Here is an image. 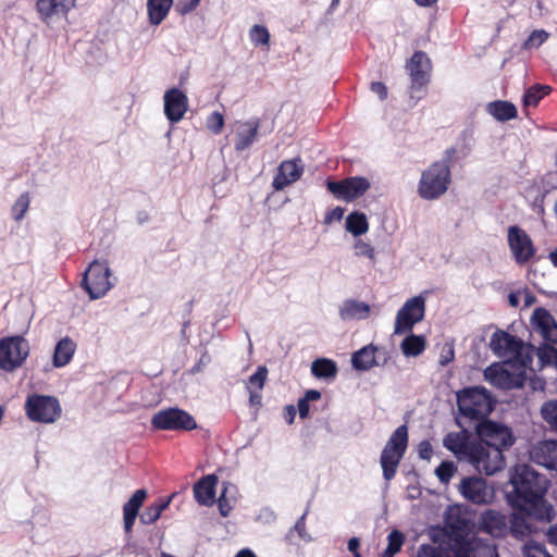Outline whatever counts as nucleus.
Returning a JSON list of instances; mask_svg holds the SVG:
<instances>
[{"label":"nucleus","instance_id":"51","mask_svg":"<svg viewBox=\"0 0 557 557\" xmlns=\"http://www.w3.org/2000/svg\"><path fill=\"white\" fill-rule=\"evenodd\" d=\"M418 454L421 459L430 460L433 456V447L429 441H422L418 445Z\"/></svg>","mask_w":557,"mask_h":557},{"label":"nucleus","instance_id":"29","mask_svg":"<svg viewBox=\"0 0 557 557\" xmlns=\"http://www.w3.org/2000/svg\"><path fill=\"white\" fill-rule=\"evenodd\" d=\"M76 344L72 338L65 336L60 339L54 348L52 359L53 366L55 368H61L69 364L74 356Z\"/></svg>","mask_w":557,"mask_h":557},{"label":"nucleus","instance_id":"10","mask_svg":"<svg viewBox=\"0 0 557 557\" xmlns=\"http://www.w3.org/2000/svg\"><path fill=\"white\" fill-rule=\"evenodd\" d=\"M476 434L479 443L488 446L490 448H499L504 455L516 442L510 428L494 422L492 420H484L476 425Z\"/></svg>","mask_w":557,"mask_h":557},{"label":"nucleus","instance_id":"36","mask_svg":"<svg viewBox=\"0 0 557 557\" xmlns=\"http://www.w3.org/2000/svg\"><path fill=\"white\" fill-rule=\"evenodd\" d=\"M170 499L163 500L158 499L156 503L146 507L143 513L139 516L140 522L143 524H152L154 523L161 516V513L169 507Z\"/></svg>","mask_w":557,"mask_h":557},{"label":"nucleus","instance_id":"20","mask_svg":"<svg viewBox=\"0 0 557 557\" xmlns=\"http://www.w3.org/2000/svg\"><path fill=\"white\" fill-rule=\"evenodd\" d=\"M475 441H470L467 432H450L443 438V445L451 451L459 461H467L471 455Z\"/></svg>","mask_w":557,"mask_h":557},{"label":"nucleus","instance_id":"39","mask_svg":"<svg viewBox=\"0 0 557 557\" xmlns=\"http://www.w3.org/2000/svg\"><path fill=\"white\" fill-rule=\"evenodd\" d=\"M541 417L557 433V399L545 401L541 407Z\"/></svg>","mask_w":557,"mask_h":557},{"label":"nucleus","instance_id":"31","mask_svg":"<svg viewBox=\"0 0 557 557\" xmlns=\"http://www.w3.org/2000/svg\"><path fill=\"white\" fill-rule=\"evenodd\" d=\"M376 347L368 345L354 352L351 363L356 370L367 371L377 364L375 361Z\"/></svg>","mask_w":557,"mask_h":557},{"label":"nucleus","instance_id":"40","mask_svg":"<svg viewBox=\"0 0 557 557\" xmlns=\"http://www.w3.org/2000/svg\"><path fill=\"white\" fill-rule=\"evenodd\" d=\"M268 374V368L265 366H259L246 383L247 391H262L267 383Z\"/></svg>","mask_w":557,"mask_h":557},{"label":"nucleus","instance_id":"54","mask_svg":"<svg viewBox=\"0 0 557 557\" xmlns=\"http://www.w3.org/2000/svg\"><path fill=\"white\" fill-rule=\"evenodd\" d=\"M371 91L376 94L381 100H385L387 98V87L382 82H372L370 86Z\"/></svg>","mask_w":557,"mask_h":557},{"label":"nucleus","instance_id":"44","mask_svg":"<svg viewBox=\"0 0 557 557\" xmlns=\"http://www.w3.org/2000/svg\"><path fill=\"white\" fill-rule=\"evenodd\" d=\"M28 208H29V194L26 191V193H23L22 195H20V197L16 199V201L12 206L13 219L15 221H21L25 216Z\"/></svg>","mask_w":557,"mask_h":557},{"label":"nucleus","instance_id":"38","mask_svg":"<svg viewBox=\"0 0 557 557\" xmlns=\"http://www.w3.org/2000/svg\"><path fill=\"white\" fill-rule=\"evenodd\" d=\"M550 91V87L546 85H534L530 87L524 96L523 103L525 107H536L539 102Z\"/></svg>","mask_w":557,"mask_h":557},{"label":"nucleus","instance_id":"43","mask_svg":"<svg viewBox=\"0 0 557 557\" xmlns=\"http://www.w3.org/2000/svg\"><path fill=\"white\" fill-rule=\"evenodd\" d=\"M249 37L255 46H268L270 42V33L263 25H253L249 30Z\"/></svg>","mask_w":557,"mask_h":557},{"label":"nucleus","instance_id":"18","mask_svg":"<svg viewBox=\"0 0 557 557\" xmlns=\"http://www.w3.org/2000/svg\"><path fill=\"white\" fill-rule=\"evenodd\" d=\"M164 114L171 123L180 122L188 110V98L178 88H171L164 94Z\"/></svg>","mask_w":557,"mask_h":557},{"label":"nucleus","instance_id":"46","mask_svg":"<svg viewBox=\"0 0 557 557\" xmlns=\"http://www.w3.org/2000/svg\"><path fill=\"white\" fill-rule=\"evenodd\" d=\"M456 472L453 461H442L435 470V474L442 483H448Z\"/></svg>","mask_w":557,"mask_h":557},{"label":"nucleus","instance_id":"14","mask_svg":"<svg viewBox=\"0 0 557 557\" xmlns=\"http://www.w3.org/2000/svg\"><path fill=\"white\" fill-rule=\"evenodd\" d=\"M424 313L425 300L422 296L408 299L396 314L394 334L411 332L413 326L423 320Z\"/></svg>","mask_w":557,"mask_h":557},{"label":"nucleus","instance_id":"52","mask_svg":"<svg viewBox=\"0 0 557 557\" xmlns=\"http://www.w3.org/2000/svg\"><path fill=\"white\" fill-rule=\"evenodd\" d=\"M211 362V356L208 351H205L199 360L196 362V364L191 368V373H199L201 372L209 363Z\"/></svg>","mask_w":557,"mask_h":557},{"label":"nucleus","instance_id":"28","mask_svg":"<svg viewBox=\"0 0 557 557\" xmlns=\"http://www.w3.org/2000/svg\"><path fill=\"white\" fill-rule=\"evenodd\" d=\"M259 131V120H251L239 125L236 133L235 150L243 151L256 140Z\"/></svg>","mask_w":557,"mask_h":557},{"label":"nucleus","instance_id":"15","mask_svg":"<svg viewBox=\"0 0 557 557\" xmlns=\"http://www.w3.org/2000/svg\"><path fill=\"white\" fill-rule=\"evenodd\" d=\"M453 541L451 550L455 557H498L497 547L491 541L467 539L462 535H457Z\"/></svg>","mask_w":557,"mask_h":557},{"label":"nucleus","instance_id":"34","mask_svg":"<svg viewBox=\"0 0 557 557\" xmlns=\"http://www.w3.org/2000/svg\"><path fill=\"white\" fill-rule=\"evenodd\" d=\"M425 338L412 333L407 335L400 344L401 351L406 357H417L425 350Z\"/></svg>","mask_w":557,"mask_h":557},{"label":"nucleus","instance_id":"5","mask_svg":"<svg viewBox=\"0 0 557 557\" xmlns=\"http://www.w3.org/2000/svg\"><path fill=\"white\" fill-rule=\"evenodd\" d=\"M407 446L408 429L405 424H403L392 433L389 440L381 453L380 463L385 481H391L395 478L398 466L406 453Z\"/></svg>","mask_w":557,"mask_h":557},{"label":"nucleus","instance_id":"53","mask_svg":"<svg viewBox=\"0 0 557 557\" xmlns=\"http://www.w3.org/2000/svg\"><path fill=\"white\" fill-rule=\"evenodd\" d=\"M344 215V209L342 207H335L329 211L324 216V223L330 224L333 221H341Z\"/></svg>","mask_w":557,"mask_h":557},{"label":"nucleus","instance_id":"47","mask_svg":"<svg viewBox=\"0 0 557 557\" xmlns=\"http://www.w3.org/2000/svg\"><path fill=\"white\" fill-rule=\"evenodd\" d=\"M206 126L213 134L219 135L222 133L224 127V116L222 113L214 111L212 112L206 121Z\"/></svg>","mask_w":557,"mask_h":557},{"label":"nucleus","instance_id":"11","mask_svg":"<svg viewBox=\"0 0 557 557\" xmlns=\"http://www.w3.org/2000/svg\"><path fill=\"white\" fill-rule=\"evenodd\" d=\"M479 473L493 475L505 468V457L499 448H490L475 441L471 455L468 459Z\"/></svg>","mask_w":557,"mask_h":557},{"label":"nucleus","instance_id":"26","mask_svg":"<svg viewBox=\"0 0 557 557\" xmlns=\"http://www.w3.org/2000/svg\"><path fill=\"white\" fill-rule=\"evenodd\" d=\"M216 484L218 476L215 474L205 475L197 481L193 487L196 502L202 506H212L215 502Z\"/></svg>","mask_w":557,"mask_h":557},{"label":"nucleus","instance_id":"6","mask_svg":"<svg viewBox=\"0 0 557 557\" xmlns=\"http://www.w3.org/2000/svg\"><path fill=\"white\" fill-rule=\"evenodd\" d=\"M24 408L27 418L38 423H53L62 413L59 399L49 395H28Z\"/></svg>","mask_w":557,"mask_h":557},{"label":"nucleus","instance_id":"13","mask_svg":"<svg viewBox=\"0 0 557 557\" xmlns=\"http://www.w3.org/2000/svg\"><path fill=\"white\" fill-rule=\"evenodd\" d=\"M371 187L364 176H349L341 181H326L327 190L337 199L351 202L362 197Z\"/></svg>","mask_w":557,"mask_h":557},{"label":"nucleus","instance_id":"23","mask_svg":"<svg viewBox=\"0 0 557 557\" xmlns=\"http://www.w3.org/2000/svg\"><path fill=\"white\" fill-rule=\"evenodd\" d=\"M485 376L491 384L503 389H510L521 385V381L518 376L498 363L490 366L485 370Z\"/></svg>","mask_w":557,"mask_h":557},{"label":"nucleus","instance_id":"21","mask_svg":"<svg viewBox=\"0 0 557 557\" xmlns=\"http://www.w3.org/2000/svg\"><path fill=\"white\" fill-rule=\"evenodd\" d=\"M76 4V0H37L36 10L40 20L45 23L53 16H64Z\"/></svg>","mask_w":557,"mask_h":557},{"label":"nucleus","instance_id":"56","mask_svg":"<svg viewBox=\"0 0 557 557\" xmlns=\"http://www.w3.org/2000/svg\"><path fill=\"white\" fill-rule=\"evenodd\" d=\"M262 391H248L249 393V405L251 407H261L262 405Z\"/></svg>","mask_w":557,"mask_h":557},{"label":"nucleus","instance_id":"61","mask_svg":"<svg viewBox=\"0 0 557 557\" xmlns=\"http://www.w3.org/2000/svg\"><path fill=\"white\" fill-rule=\"evenodd\" d=\"M546 535L549 543L557 546V524L550 525L549 529L547 530Z\"/></svg>","mask_w":557,"mask_h":557},{"label":"nucleus","instance_id":"27","mask_svg":"<svg viewBox=\"0 0 557 557\" xmlns=\"http://www.w3.org/2000/svg\"><path fill=\"white\" fill-rule=\"evenodd\" d=\"M513 512L509 519V530L511 534L519 539L529 535L532 532L530 520H536L534 515L528 513L520 508H512Z\"/></svg>","mask_w":557,"mask_h":557},{"label":"nucleus","instance_id":"49","mask_svg":"<svg viewBox=\"0 0 557 557\" xmlns=\"http://www.w3.org/2000/svg\"><path fill=\"white\" fill-rule=\"evenodd\" d=\"M354 247L356 256L374 259V248L369 243L358 239Z\"/></svg>","mask_w":557,"mask_h":557},{"label":"nucleus","instance_id":"35","mask_svg":"<svg viewBox=\"0 0 557 557\" xmlns=\"http://www.w3.org/2000/svg\"><path fill=\"white\" fill-rule=\"evenodd\" d=\"M346 230L354 236H360L368 232L369 223L364 213L354 211L346 218Z\"/></svg>","mask_w":557,"mask_h":557},{"label":"nucleus","instance_id":"59","mask_svg":"<svg viewBox=\"0 0 557 557\" xmlns=\"http://www.w3.org/2000/svg\"><path fill=\"white\" fill-rule=\"evenodd\" d=\"M298 412H299V416L301 419H305L308 417L309 414V410H310V407H309V403L306 401L304 398H300L298 400Z\"/></svg>","mask_w":557,"mask_h":557},{"label":"nucleus","instance_id":"33","mask_svg":"<svg viewBox=\"0 0 557 557\" xmlns=\"http://www.w3.org/2000/svg\"><path fill=\"white\" fill-rule=\"evenodd\" d=\"M487 111L498 121H509L517 116V108L513 103L496 100L487 106Z\"/></svg>","mask_w":557,"mask_h":557},{"label":"nucleus","instance_id":"16","mask_svg":"<svg viewBox=\"0 0 557 557\" xmlns=\"http://www.w3.org/2000/svg\"><path fill=\"white\" fill-rule=\"evenodd\" d=\"M507 242L518 264H525L534 258L536 249L530 235L520 226L511 225L507 231Z\"/></svg>","mask_w":557,"mask_h":557},{"label":"nucleus","instance_id":"24","mask_svg":"<svg viewBox=\"0 0 557 557\" xmlns=\"http://www.w3.org/2000/svg\"><path fill=\"white\" fill-rule=\"evenodd\" d=\"M480 529L495 537L504 536L508 530L507 518L496 510L487 509L481 515Z\"/></svg>","mask_w":557,"mask_h":557},{"label":"nucleus","instance_id":"9","mask_svg":"<svg viewBox=\"0 0 557 557\" xmlns=\"http://www.w3.org/2000/svg\"><path fill=\"white\" fill-rule=\"evenodd\" d=\"M150 423L151 428L157 431L189 432L198 426L196 419L178 407H169L157 411Z\"/></svg>","mask_w":557,"mask_h":557},{"label":"nucleus","instance_id":"63","mask_svg":"<svg viewBox=\"0 0 557 557\" xmlns=\"http://www.w3.org/2000/svg\"><path fill=\"white\" fill-rule=\"evenodd\" d=\"M296 417V409L293 405H288L285 407V420L288 423H293Z\"/></svg>","mask_w":557,"mask_h":557},{"label":"nucleus","instance_id":"8","mask_svg":"<svg viewBox=\"0 0 557 557\" xmlns=\"http://www.w3.org/2000/svg\"><path fill=\"white\" fill-rule=\"evenodd\" d=\"M30 347L22 335L0 338V370L14 372L29 356Z\"/></svg>","mask_w":557,"mask_h":557},{"label":"nucleus","instance_id":"64","mask_svg":"<svg viewBox=\"0 0 557 557\" xmlns=\"http://www.w3.org/2000/svg\"><path fill=\"white\" fill-rule=\"evenodd\" d=\"M235 557H257L253 552L250 549H242L239 550Z\"/></svg>","mask_w":557,"mask_h":557},{"label":"nucleus","instance_id":"58","mask_svg":"<svg viewBox=\"0 0 557 557\" xmlns=\"http://www.w3.org/2000/svg\"><path fill=\"white\" fill-rule=\"evenodd\" d=\"M218 506H219L221 516L226 517L230 513L231 507L228 505L227 499L224 497L223 494L218 499Z\"/></svg>","mask_w":557,"mask_h":557},{"label":"nucleus","instance_id":"22","mask_svg":"<svg viewBox=\"0 0 557 557\" xmlns=\"http://www.w3.org/2000/svg\"><path fill=\"white\" fill-rule=\"evenodd\" d=\"M532 320L536 331L541 333L546 342L557 344V324L548 310L536 308Z\"/></svg>","mask_w":557,"mask_h":557},{"label":"nucleus","instance_id":"30","mask_svg":"<svg viewBox=\"0 0 557 557\" xmlns=\"http://www.w3.org/2000/svg\"><path fill=\"white\" fill-rule=\"evenodd\" d=\"M173 0H147V12L149 23L153 26L160 25L168 16Z\"/></svg>","mask_w":557,"mask_h":557},{"label":"nucleus","instance_id":"1","mask_svg":"<svg viewBox=\"0 0 557 557\" xmlns=\"http://www.w3.org/2000/svg\"><path fill=\"white\" fill-rule=\"evenodd\" d=\"M511 490L506 493V500L511 508H520L534 515L536 521H550L552 505L545 495L549 480L527 463L516 465L509 471Z\"/></svg>","mask_w":557,"mask_h":557},{"label":"nucleus","instance_id":"62","mask_svg":"<svg viewBox=\"0 0 557 557\" xmlns=\"http://www.w3.org/2000/svg\"><path fill=\"white\" fill-rule=\"evenodd\" d=\"M302 398L308 403L318 400L321 398V393L317 389H309L306 392V394Z\"/></svg>","mask_w":557,"mask_h":557},{"label":"nucleus","instance_id":"19","mask_svg":"<svg viewBox=\"0 0 557 557\" xmlns=\"http://www.w3.org/2000/svg\"><path fill=\"white\" fill-rule=\"evenodd\" d=\"M300 162L299 158L281 162L272 183L275 190H283L301 177L304 168Z\"/></svg>","mask_w":557,"mask_h":557},{"label":"nucleus","instance_id":"2","mask_svg":"<svg viewBox=\"0 0 557 557\" xmlns=\"http://www.w3.org/2000/svg\"><path fill=\"white\" fill-rule=\"evenodd\" d=\"M457 149L455 147L447 148L443 158L431 163L421 173L418 184V194L424 200H435L442 197L451 184L450 168L454 163Z\"/></svg>","mask_w":557,"mask_h":557},{"label":"nucleus","instance_id":"7","mask_svg":"<svg viewBox=\"0 0 557 557\" xmlns=\"http://www.w3.org/2000/svg\"><path fill=\"white\" fill-rule=\"evenodd\" d=\"M111 270L106 261H92L85 271L81 286L91 300L99 299L113 287Z\"/></svg>","mask_w":557,"mask_h":557},{"label":"nucleus","instance_id":"3","mask_svg":"<svg viewBox=\"0 0 557 557\" xmlns=\"http://www.w3.org/2000/svg\"><path fill=\"white\" fill-rule=\"evenodd\" d=\"M490 347L496 356L507 358V362L521 372L532 362V356L523 341L506 331L496 330L491 337Z\"/></svg>","mask_w":557,"mask_h":557},{"label":"nucleus","instance_id":"37","mask_svg":"<svg viewBox=\"0 0 557 557\" xmlns=\"http://www.w3.org/2000/svg\"><path fill=\"white\" fill-rule=\"evenodd\" d=\"M370 307L364 302H358L356 300H348L345 302L341 314L343 318H366L369 315Z\"/></svg>","mask_w":557,"mask_h":557},{"label":"nucleus","instance_id":"50","mask_svg":"<svg viewBox=\"0 0 557 557\" xmlns=\"http://www.w3.org/2000/svg\"><path fill=\"white\" fill-rule=\"evenodd\" d=\"M547 38V32H545L544 29H536L530 34L528 40L525 41V45L530 47H539L543 42H545Z\"/></svg>","mask_w":557,"mask_h":557},{"label":"nucleus","instance_id":"48","mask_svg":"<svg viewBox=\"0 0 557 557\" xmlns=\"http://www.w3.org/2000/svg\"><path fill=\"white\" fill-rule=\"evenodd\" d=\"M200 3V0H176L175 11L181 15H186L194 11Z\"/></svg>","mask_w":557,"mask_h":557},{"label":"nucleus","instance_id":"32","mask_svg":"<svg viewBox=\"0 0 557 557\" xmlns=\"http://www.w3.org/2000/svg\"><path fill=\"white\" fill-rule=\"evenodd\" d=\"M338 372L337 364L329 358H318L311 363V373L317 379L333 380Z\"/></svg>","mask_w":557,"mask_h":557},{"label":"nucleus","instance_id":"41","mask_svg":"<svg viewBox=\"0 0 557 557\" xmlns=\"http://www.w3.org/2000/svg\"><path fill=\"white\" fill-rule=\"evenodd\" d=\"M387 540H388L387 547H386V549L384 550V553L382 554L381 557H394L395 554L400 552V549H401V547H403V545L405 543V536L398 530L392 531L388 534Z\"/></svg>","mask_w":557,"mask_h":557},{"label":"nucleus","instance_id":"45","mask_svg":"<svg viewBox=\"0 0 557 557\" xmlns=\"http://www.w3.org/2000/svg\"><path fill=\"white\" fill-rule=\"evenodd\" d=\"M523 557H553L545 545L536 542H529L523 546Z\"/></svg>","mask_w":557,"mask_h":557},{"label":"nucleus","instance_id":"17","mask_svg":"<svg viewBox=\"0 0 557 557\" xmlns=\"http://www.w3.org/2000/svg\"><path fill=\"white\" fill-rule=\"evenodd\" d=\"M459 492L465 499L475 505H487L494 498V488L481 476H466L460 481Z\"/></svg>","mask_w":557,"mask_h":557},{"label":"nucleus","instance_id":"57","mask_svg":"<svg viewBox=\"0 0 557 557\" xmlns=\"http://www.w3.org/2000/svg\"><path fill=\"white\" fill-rule=\"evenodd\" d=\"M123 518H124V530L126 533L129 534L133 531V527H134L135 520L137 518V515L123 511Z\"/></svg>","mask_w":557,"mask_h":557},{"label":"nucleus","instance_id":"60","mask_svg":"<svg viewBox=\"0 0 557 557\" xmlns=\"http://www.w3.org/2000/svg\"><path fill=\"white\" fill-rule=\"evenodd\" d=\"M359 546L360 542L357 537H352L348 541V550L351 552L355 557H361Z\"/></svg>","mask_w":557,"mask_h":557},{"label":"nucleus","instance_id":"55","mask_svg":"<svg viewBox=\"0 0 557 557\" xmlns=\"http://www.w3.org/2000/svg\"><path fill=\"white\" fill-rule=\"evenodd\" d=\"M294 530L298 533L300 539L309 540L306 531V513H304L295 523Z\"/></svg>","mask_w":557,"mask_h":557},{"label":"nucleus","instance_id":"42","mask_svg":"<svg viewBox=\"0 0 557 557\" xmlns=\"http://www.w3.org/2000/svg\"><path fill=\"white\" fill-rule=\"evenodd\" d=\"M147 497L144 488L137 490L132 497L124 504L123 511L138 516L139 509Z\"/></svg>","mask_w":557,"mask_h":557},{"label":"nucleus","instance_id":"12","mask_svg":"<svg viewBox=\"0 0 557 557\" xmlns=\"http://www.w3.org/2000/svg\"><path fill=\"white\" fill-rule=\"evenodd\" d=\"M410 78L411 97L424 89L431 81L432 62L428 54L421 50L416 51L405 65Z\"/></svg>","mask_w":557,"mask_h":557},{"label":"nucleus","instance_id":"4","mask_svg":"<svg viewBox=\"0 0 557 557\" xmlns=\"http://www.w3.org/2000/svg\"><path fill=\"white\" fill-rule=\"evenodd\" d=\"M494 399L484 387H468L457 393V406L461 417L483 422L494 409Z\"/></svg>","mask_w":557,"mask_h":557},{"label":"nucleus","instance_id":"25","mask_svg":"<svg viewBox=\"0 0 557 557\" xmlns=\"http://www.w3.org/2000/svg\"><path fill=\"white\" fill-rule=\"evenodd\" d=\"M534 462L547 469L557 470V441L540 442L531 451Z\"/></svg>","mask_w":557,"mask_h":557}]
</instances>
